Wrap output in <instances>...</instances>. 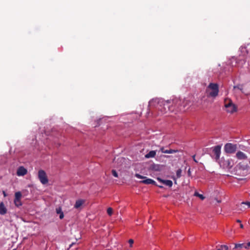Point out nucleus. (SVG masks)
<instances>
[{
    "label": "nucleus",
    "mask_w": 250,
    "mask_h": 250,
    "mask_svg": "<svg viewBox=\"0 0 250 250\" xmlns=\"http://www.w3.org/2000/svg\"><path fill=\"white\" fill-rule=\"evenodd\" d=\"M229 247L227 245H221L220 246L217 250H228Z\"/></svg>",
    "instance_id": "obj_23"
},
{
    "label": "nucleus",
    "mask_w": 250,
    "mask_h": 250,
    "mask_svg": "<svg viewBox=\"0 0 250 250\" xmlns=\"http://www.w3.org/2000/svg\"><path fill=\"white\" fill-rule=\"evenodd\" d=\"M73 244L72 243L71 245H70V247H71Z\"/></svg>",
    "instance_id": "obj_39"
},
{
    "label": "nucleus",
    "mask_w": 250,
    "mask_h": 250,
    "mask_svg": "<svg viewBox=\"0 0 250 250\" xmlns=\"http://www.w3.org/2000/svg\"><path fill=\"white\" fill-rule=\"evenodd\" d=\"M235 89H238L242 91V92H243V85L242 84H238L237 85L233 86V89L235 90Z\"/></svg>",
    "instance_id": "obj_22"
},
{
    "label": "nucleus",
    "mask_w": 250,
    "mask_h": 250,
    "mask_svg": "<svg viewBox=\"0 0 250 250\" xmlns=\"http://www.w3.org/2000/svg\"><path fill=\"white\" fill-rule=\"evenodd\" d=\"M194 195L196 197H198L200 199H201L202 200H203L205 199V197L203 195L199 193L198 192L195 191L194 192Z\"/></svg>",
    "instance_id": "obj_21"
},
{
    "label": "nucleus",
    "mask_w": 250,
    "mask_h": 250,
    "mask_svg": "<svg viewBox=\"0 0 250 250\" xmlns=\"http://www.w3.org/2000/svg\"><path fill=\"white\" fill-rule=\"evenodd\" d=\"M158 186L160 188H163V186H162V185H158Z\"/></svg>",
    "instance_id": "obj_35"
},
{
    "label": "nucleus",
    "mask_w": 250,
    "mask_h": 250,
    "mask_svg": "<svg viewBox=\"0 0 250 250\" xmlns=\"http://www.w3.org/2000/svg\"><path fill=\"white\" fill-rule=\"evenodd\" d=\"M27 173V170L23 167H20L17 170V174L18 176H24Z\"/></svg>",
    "instance_id": "obj_13"
},
{
    "label": "nucleus",
    "mask_w": 250,
    "mask_h": 250,
    "mask_svg": "<svg viewBox=\"0 0 250 250\" xmlns=\"http://www.w3.org/2000/svg\"><path fill=\"white\" fill-rule=\"evenodd\" d=\"M56 212L57 214H60V216H59L60 219H62L63 218V217H64L63 212H62V208L61 207H59L56 208Z\"/></svg>",
    "instance_id": "obj_17"
},
{
    "label": "nucleus",
    "mask_w": 250,
    "mask_h": 250,
    "mask_svg": "<svg viewBox=\"0 0 250 250\" xmlns=\"http://www.w3.org/2000/svg\"><path fill=\"white\" fill-rule=\"evenodd\" d=\"M241 204H244L248 206V208H250V202H242Z\"/></svg>",
    "instance_id": "obj_30"
},
{
    "label": "nucleus",
    "mask_w": 250,
    "mask_h": 250,
    "mask_svg": "<svg viewBox=\"0 0 250 250\" xmlns=\"http://www.w3.org/2000/svg\"><path fill=\"white\" fill-rule=\"evenodd\" d=\"M107 212L109 215L111 216L113 212L112 208H108L107 210Z\"/></svg>",
    "instance_id": "obj_26"
},
{
    "label": "nucleus",
    "mask_w": 250,
    "mask_h": 250,
    "mask_svg": "<svg viewBox=\"0 0 250 250\" xmlns=\"http://www.w3.org/2000/svg\"><path fill=\"white\" fill-rule=\"evenodd\" d=\"M188 175H189L190 174V169H189L188 170Z\"/></svg>",
    "instance_id": "obj_36"
},
{
    "label": "nucleus",
    "mask_w": 250,
    "mask_h": 250,
    "mask_svg": "<svg viewBox=\"0 0 250 250\" xmlns=\"http://www.w3.org/2000/svg\"><path fill=\"white\" fill-rule=\"evenodd\" d=\"M240 227L241 228V229H243L244 228V226L242 224L240 223Z\"/></svg>",
    "instance_id": "obj_33"
},
{
    "label": "nucleus",
    "mask_w": 250,
    "mask_h": 250,
    "mask_svg": "<svg viewBox=\"0 0 250 250\" xmlns=\"http://www.w3.org/2000/svg\"><path fill=\"white\" fill-rule=\"evenodd\" d=\"M38 178L41 183L43 185H45L48 182L47 175L43 170L41 169L39 170Z\"/></svg>",
    "instance_id": "obj_6"
},
{
    "label": "nucleus",
    "mask_w": 250,
    "mask_h": 250,
    "mask_svg": "<svg viewBox=\"0 0 250 250\" xmlns=\"http://www.w3.org/2000/svg\"><path fill=\"white\" fill-rule=\"evenodd\" d=\"M221 146H215L213 149V153L215 155V159L216 160H218L220 158V154H221Z\"/></svg>",
    "instance_id": "obj_11"
},
{
    "label": "nucleus",
    "mask_w": 250,
    "mask_h": 250,
    "mask_svg": "<svg viewBox=\"0 0 250 250\" xmlns=\"http://www.w3.org/2000/svg\"><path fill=\"white\" fill-rule=\"evenodd\" d=\"M160 151H161L162 153H168V154H172L174 153H176L179 152V151L178 149H165L164 147H162Z\"/></svg>",
    "instance_id": "obj_14"
},
{
    "label": "nucleus",
    "mask_w": 250,
    "mask_h": 250,
    "mask_svg": "<svg viewBox=\"0 0 250 250\" xmlns=\"http://www.w3.org/2000/svg\"><path fill=\"white\" fill-rule=\"evenodd\" d=\"M246 249H249L250 248V242L245 243Z\"/></svg>",
    "instance_id": "obj_31"
},
{
    "label": "nucleus",
    "mask_w": 250,
    "mask_h": 250,
    "mask_svg": "<svg viewBox=\"0 0 250 250\" xmlns=\"http://www.w3.org/2000/svg\"><path fill=\"white\" fill-rule=\"evenodd\" d=\"M85 203V200L82 199H78L76 201L75 204L74 206V208L78 210H81L83 208V206Z\"/></svg>",
    "instance_id": "obj_9"
},
{
    "label": "nucleus",
    "mask_w": 250,
    "mask_h": 250,
    "mask_svg": "<svg viewBox=\"0 0 250 250\" xmlns=\"http://www.w3.org/2000/svg\"><path fill=\"white\" fill-rule=\"evenodd\" d=\"M209 90H211L208 92V96L215 98L218 95L219 93V85L215 83H210L206 89V92H208Z\"/></svg>",
    "instance_id": "obj_2"
},
{
    "label": "nucleus",
    "mask_w": 250,
    "mask_h": 250,
    "mask_svg": "<svg viewBox=\"0 0 250 250\" xmlns=\"http://www.w3.org/2000/svg\"><path fill=\"white\" fill-rule=\"evenodd\" d=\"M21 193L20 191L17 192L15 194V199H21Z\"/></svg>",
    "instance_id": "obj_24"
},
{
    "label": "nucleus",
    "mask_w": 250,
    "mask_h": 250,
    "mask_svg": "<svg viewBox=\"0 0 250 250\" xmlns=\"http://www.w3.org/2000/svg\"><path fill=\"white\" fill-rule=\"evenodd\" d=\"M249 163H250V161H249Z\"/></svg>",
    "instance_id": "obj_40"
},
{
    "label": "nucleus",
    "mask_w": 250,
    "mask_h": 250,
    "mask_svg": "<svg viewBox=\"0 0 250 250\" xmlns=\"http://www.w3.org/2000/svg\"><path fill=\"white\" fill-rule=\"evenodd\" d=\"M236 222H237V223H241V221L240 220H239V219H237V220H236Z\"/></svg>",
    "instance_id": "obj_34"
},
{
    "label": "nucleus",
    "mask_w": 250,
    "mask_h": 250,
    "mask_svg": "<svg viewBox=\"0 0 250 250\" xmlns=\"http://www.w3.org/2000/svg\"><path fill=\"white\" fill-rule=\"evenodd\" d=\"M166 158H169L170 156H165Z\"/></svg>",
    "instance_id": "obj_38"
},
{
    "label": "nucleus",
    "mask_w": 250,
    "mask_h": 250,
    "mask_svg": "<svg viewBox=\"0 0 250 250\" xmlns=\"http://www.w3.org/2000/svg\"><path fill=\"white\" fill-rule=\"evenodd\" d=\"M13 250H16V249H14Z\"/></svg>",
    "instance_id": "obj_41"
},
{
    "label": "nucleus",
    "mask_w": 250,
    "mask_h": 250,
    "mask_svg": "<svg viewBox=\"0 0 250 250\" xmlns=\"http://www.w3.org/2000/svg\"><path fill=\"white\" fill-rule=\"evenodd\" d=\"M225 107L226 108V111L228 113H233L236 111L237 107L233 104L231 100L228 98H226L224 100Z\"/></svg>",
    "instance_id": "obj_3"
},
{
    "label": "nucleus",
    "mask_w": 250,
    "mask_h": 250,
    "mask_svg": "<svg viewBox=\"0 0 250 250\" xmlns=\"http://www.w3.org/2000/svg\"><path fill=\"white\" fill-rule=\"evenodd\" d=\"M171 100L164 101L159 99H152L149 102V106H155L157 108L162 114L167 113L168 111L174 112V109L171 106Z\"/></svg>",
    "instance_id": "obj_1"
},
{
    "label": "nucleus",
    "mask_w": 250,
    "mask_h": 250,
    "mask_svg": "<svg viewBox=\"0 0 250 250\" xmlns=\"http://www.w3.org/2000/svg\"><path fill=\"white\" fill-rule=\"evenodd\" d=\"M171 106H173V108L174 109V111H180L179 109L177 108L178 106H181L182 100L178 98H175L171 100Z\"/></svg>",
    "instance_id": "obj_8"
},
{
    "label": "nucleus",
    "mask_w": 250,
    "mask_h": 250,
    "mask_svg": "<svg viewBox=\"0 0 250 250\" xmlns=\"http://www.w3.org/2000/svg\"><path fill=\"white\" fill-rule=\"evenodd\" d=\"M235 156L236 158L239 160H247L248 158L247 155L240 150L236 152Z\"/></svg>",
    "instance_id": "obj_10"
},
{
    "label": "nucleus",
    "mask_w": 250,
    "mask_h": 250,
    "mask_svg": "<svg viewBox=\"0 0 250 250\" xmlns=\"http://www.w3.org/2000/svg\"><path fill=\"white\" fill-rule=\"evenodd\" d=\"M192 158H193V161L195 162V163H198V161L196 160L195 159V155H194L192 156Z\"/></svg>",
    "instance_id": "obj_32"
},
{
    "label": "nucleus",
    "mask_w": 250,
    "mask_h": 250,
    "mask_svg": "<svg viewBox=\"0 0 250 250\" xmlns=\"http://www.w3.org/2000/svg\"><path fill=\"white\" fill-rule=\"evenodd\" d=\"M156 155V151L151 150L145 155L146 158H153Z\"/></svg>",
    "instance_id": "obj_18"
},
{
    "label": "nucleus",
    "mask_w": 250,
    "mask_h": 250,
    "mask_svg": "<svg viewBox=\"0 0 250 250\" xmlns=\"http://www.w3.org/2000/svg\"><path fill=\"white\" fill-rule=\"evenodd\" d=\"M128 243H129V245H130V247H132V244H133V243H134V241H133V239H129V240H128Z\"/></svg>",
    "instance_id": "obj_29"
},
{
    "label": "nucleus",
    "mask_w": 250,
    "mask_h": 250,
    "mask_svg": "<svg viewBox=\"0 0 250 250\" xmlns=\"http://www.w3.org/2000/svg\"><path fill=\"white\" fill-rule=\"evenodd\" d=\"M237 149L236 144L227 143L224 146V151L226 153L233 154L236 152Z\"/></svg>",
    "instance_id": "obj_5"
},
{
    "label": "nucleus",
    "mask_w": 250,
    "mask_h": 250,
    "mask_svg": "<svg viewBox=\"0 0 250 250\" xmlns=\"http://www.w3.org/2000/svg\"><path fill=\"white\" fill-rule=\"evenodd\" d=\"M142 182L147 185L155 184V182L151 179H146L142 181Z\"/></svg>",
    "instance_id": "obj_19"
},
{
    "label": "nucleus",
    "mask_w": 250,
    "mask_h": 250,
    "mask_svg": "<svg viewBox=\"0 0 250 250\" xmlns=\"http://www.w3.org/2000/svg\"><path fill=\"white\" fill-rule=\"evenodd\" d=\"M14 204L17 207H19L22 205L21 199H14Z\"/></svg>",
    "instance_id": "obj_20"
},
{
    "label": "nucleus",
    "mask_w": 250,
    "mask_h": 250,
    "mask_svg": "<svg viewBox=\"0 0 250 250\" xmlns=\"http://www.w3.org/2000/svg\"><path fill=\"white\" fill-rule=\"evenodd\" d=\"M3 194L4 196H6V193H5V191H3Z\"/></svg>",
    "instance_id": "obj_37"
},
{
    "label": "nucleus",
    "mask_w": 250,
    "mask_h": 250,
    "mask_svg": "<svg viewBox=\"0 0 250 250\" xmlns=\"http://www.w3.org/2000/svg\"><path fill=\"white\" fill-rule=\"evenodd\" d=\"M234 160L231 158H228L227 159H222L221 161V165L224 168L230 169L234 165Z\"/></svg>",
    "instance_id": "obj_7"
},
{
    "label": "nucleus",
    "mask_w": 250,
    "mask_h": 250,
    "mask_svg": "<svg viewBox=\"0 0 250 250\" xmlns=\"http://www.w3.org/2000/svg\"><path fill=\"white\" fill-rule=\"evenodd\" d=\"M157 180L169 188H171L173 185L172 181L169 180H163L160 178H157Z\"/></svg>",
    "instance_id": "obj_12"
},
{
    "label": "nucleus",
    "mask_w": 250,
    "mask_h": 250,
    "mask_svg": "<svg viewBox=\"0 0 250 250\" xmlns=\"http://www.w3.org/2000/svg\"><path fill=\"white\" fill-rule=\"evenodd\" d=\"M112 174L115 177H118V175L116 171L114 169L112 170Z\"/></svg>",
    "instance_id": "obj_28"
},
{
    "label": "nucleus",
    "mask_w": 250,
    "mask_h": 250,
    "mask_svg": "<svg viewBox=\"0 0 250 250\" xmlns=\"http://www.w3.org/2000/svg\"><path fill=\"white\" fill-rule=\"evenodd\" d=\"M7 209L5 207L3 202H1L0 203V214L4 215L7 213Z\"/></svg>",
    "instance_id": "obj_15"
},
{
    "label": "nucleus",
    "mask_w": 250,
    "mask_h": 250,
    "mask_svg": "<svg viewBox=\"0 0 250 250\" xmlns=\"http://www.w3.org/2000/svg\"><path fill=\"white\" fill-rule=\"evenodd\" d=\"M246 249L245 243L236 244L233 250H241Z\"/></svg>",
    "instance_id": "obj_16"
},
{
    "label": "nucleus",
    "mask_w": 250,
    "mask_h": 250,
    "mask_svg": "<svg viewBox=\"0 0 250 250\" xmlns=\"http://www.w3.org/2000/svg\"><path fill=\"white\" fill-rule=\"evenodd\" d=\"M135 177H136L137 178H139V179H146V177L142 176L140 174H138V173H136L135 174Z\"/></svg>",
    "instance_id": "obj_27"
},
{
    "label": "nucleus",
    "mask_w": 250,
    "mask_h": 250,
    "mask_svg": "<svg viewBox=\"0 0 250 250\" xmlns=\"http://www.w3.org/2000/svg\"><path fill=\"white\" fill-rule=\"evenodd\" d=\"M182 170L179 169L176 171V176L177 178H180L181 176Z\"/></svg>",
    "instance_id": "obj_25"
},
{
    "label": "nucleus",
    "mask_w": 250,
    "mask_h": 250,
    "mask_svg": "<svg viewBox=\"0 0 250 250\" xmlns=\"http://www.w3.org/2000/svg\"><path fill=\"white\" fill-rule=\"evenodd\" d=\"M191 105V100L187 98L182 101L181 106H178L177 108L179 109L180 111H185L188 109Z\"/></svg>",
    "instance_id": "obj_4"
}]
</instances>
